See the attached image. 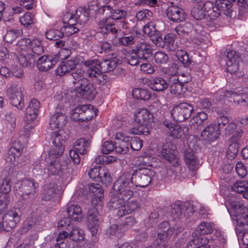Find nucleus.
<instances>
[{
	"instance_id": "nucleus-24",
	"label": "nucleus",
	"mask_w": 248,
	"mask_h": 248,
	"mask_svg": "<svg viewBox=\"0 0 248 248\" xmlns=\"http://www.w3.org/2000/svg\"><path fill=\"white\" fill-rule=\"evenodd\" d=\"M71 17L70 13H67L63 16V22L64 24H67L61 28L62 31L64 32V36H71L79 31L78 28L75 26L76 25L70 24L69 21L71 20Z\"/></svg>"
},
{
	"instance_id": "nucleus-12",
	"label": "nucleus",
	"mask_w": 248,
	"mask_h": 248,
	"mask_svg": "<svg viewBox=\"0 0 248 248\" xmlns=\"http://www.w3.org/2000/svg\"><path fill=\"white\" fill-rule=\"evenodd\" d=\"M163 124L167 129L170 135L174 138H181L187 133L188 128L184 124H173L167 119L163 121Z\"/></svg>"
},
{
	"instance_id": "nucleus-10",
	"label": "nucleus",
	"mask_w": 248,
	"mask_h": 248,
	"mask_svg": "<svg viewBox=\"0 0 248 248\" xmlns=\"http://www.w3.org/2000/svg\"><path fill=\"white\" fill-rule=\"evenodd\" d=\"M87 226L92 236L97 233L100 222V215L95 207L89 209L87 212Z\"/></svg>"
},
{
	"instance_id": "nucleus-19",
	"label": "nucleus",
	"mask_w": 248,
	"mask_h": 248,
	"mask_svg": "<svg viewBox=\"0 0 248 248\" xmlns=\"http://www.w3.org/2000/svg\"><path fill=\"white\" fill-rule=\"evenodd\" d=\"M23 150L22 143L19 141H15L12 146L9 148L5 160L10 164L13 163L16 158L21 155Z\"/></svg>"
},
{
	"instance_id": "nucleus-41",
	"label": "nucleus",
	"mask_w": 248,
	"mask_h": 248,
	"mask_svg": "<svg viewBox=\"0 0 248 248\" xmlns=\"http://www.w3.org/2000/svg\"><path fill=\"white\" fill-rule=\"evenodd\" d=\"M203 8L206 12V16L210 17L211 19L217 18L220 15L217 3L215 5L213 3L207 1L203 4Z\"/></svg>"
},
{
	"instance_id": "nucleus-13",
	"label": "nucleus",
	"mask_w": 248,
	"mask_h": 248,
	"mask_svg": "<svg viewBox=\"0 0 248 248\" xmlns=\"http://www.w3.org/2000/svg\"><path fill=\"white\" fill-rule=\"evenodd\" d=\"M20 219V216L16 209L8 211L3 217L2 225L6 231H10L15 228Z\"/></svg>"
},
{
	"instance_id": "nucleus-31",
	"label": "nucleus",
	"mask_w": 248,
	"mask_h": 248,
	"mask_svg": "<svg viewBox=\"0 0 248 248\" xmlns=\"http://www.w3.org/2000/svg\"><path fill=\"white\" fill-rule=\"evenodd\" d=\"M68 217L71 220L77 222H80L83 218V214L81 207L78 205L70 204L67 208Z\"/></svg>"
},
{
	"instance_id": "nucleus-58",
	"label": "nucleus",
	"mask_w": 248,
	"mask_h": 248,
	"mask_svg": "<svg viewBox=\"0 0 248 248\" xmlns=\"http://www.w3.org/2000/svg\"><path fill=\"white\" fill-rule=\"evenodd\" d=\"M56 195L55 186L54 184L51 185L49 187H46L43 193L42 199L44 201H49L55 197Z\"/></svg>"
},
{
	"instance_id": "nucleus-32",
	"label": "nucleus",
	"mask_w": 248,
	"mask_h": 248,
	"mask_svg": "<svg viewBox=\"0 0 248 248\" xmlns=\"http://www.w3.org/2000/svg\"><path fill=\"white\" fill-rule=\"evenodd\" d=\"M210 240L204 236H199L191 239L186 245V248H211Z\"/></svg>"
},
{
	"instance_id": "nucleus-3",
	"label": "nucleus",
	"mask_w": 248,
	"mask_h": 248,
	"mask_svg": "<svg viewBox=\"0 0 248 248\" xmlns=\"http://www.w3.org/2000/svg\"><path fill=\"white\" fill-rule=\"evenodd\" d=\"M217 99L222 104L233 101L237 105L246 106L248 104V88L239 87L234 90H219L217 93Z\"/></svg>"
},
{
	"instance_id": "nucleus-35",
	"label": "nucleus",
	"mask_w": 248,
	"mask_h": 248,
	"mask_svg": "<svg viewBox=\"0 0 248 248\" xmlns=\"http://www.w3.org/2000/svg\"><path fill=\"white\" fill-rule=\"evenodd\" d=\"M169 84L170 85V91L171 94L180 98L184 96V91H183V84L178 82V79H173L171 78L169 79Z\"/></svg>"
},
{
	"instance_id": "nucleus-14",
	"label": "nucleus",
	"mask_w": 248,
	"mask_h": 248,
	"mask_svg": "<svg viewBox=\"0 0 248 248\" xmlns=\"http://www.w3.org/2000/svg\"><path fill=\"white\" fill-rule=\"evenodd\" d=\"M75 91L77 94L88 100H93L97 93L93 85L90 83L88 80L86 83L80 84L75 88Z\"/></svg>"
},
{
	"instance_id": "nucleus-44",
	"label": "nucleus",
	"mask_w": 248,
	"mask_h": 248,
	"mask_svg": "<svg viewBox=\"0 0 248 248\" xmlns=\"http://www.w3.org/2000/svg\"><path fill=\"white\" fill-rule=\"evenodd\" d=\"M118 63V60L114 58L113 60H105L99 62V66L103 73L110 72L114 69Z\"/></svg>"
},
{
	"instance_id": "nucleus-37",
	"label": "nucleus",
	"mask_w": 248,
	"mask_h": 248,
	"mask_svg": "<svg viewBox=\"0 0 248 248\" xmlns=\"http://www.w3.org/2000/svg\"><path fill=\"white\" fill-rule=\"evenodd\" d=\"M89 191L93 194L94 196L92 200L93 204H95V202H97L98 200L100 202L103 198V190L100 185L97 183L90 184L88 186Z\"/></svg>"
},
{
	"instance_id": "nucleus-54",
	"label": "nucleus",
	"mask_w": 248,
	"mask_h": 248,
	"mask_svg": "<svg viewBox=\"0 0 248 248\" xmlns=\"http://www.w3.org/2000/svg\"><path fill=\"white\" fill-rule=\"evenodd\" d=\"M71 231L69 232V237L73 241H77L82 240L84 231L76 226H72Z\"/></svg>"
},
{
	"instance_id": "nucleus-30",
	"label": "nucleus",
	"mask_w": 248,
	"mask_h": 248,
	"mask_svg": "<svg viewBox=\"0 0 248 248\" xmlns=\"http://www.w3.org/2000/svg\"><path fill=\"white\" fill-rule=\"evenodd\" d=\"M133 51L138 55L140 59L146 60L151 55L152 49L148 44L141 42L137 45Z\"/></svg>"
},
{
	"instance_id": "nucleus-63",
	"label": "nucleus",
	"mask_w": 248,
	"mask_h": 248,
	"mask_svg": "<svg viewBox=\"0 0 248 248\" xmlns=\"http://www.w3.org/2000/svg\"><path fill=\"white\" fill-rule=\"evenodd\" d=\"M39 218L38 215L35 213H33L31 216L29 217L24 222V226L27 230L30 229L32 226L35 225L39 222Z\"/></svg>"
},
{
	"instance_id": "nucleus-47",
	"label": "nucleus",
	"mask_w": 248,
	"mask_h": 248,
	"mask_svg": "<svg viewBox=\"0 0 248 248\" xmlns=\"http://www.w3.org/2000/svg\"><path fill=\"white\" fill-rule=\"evenodd\" d=\"M133 96L138 99L147 100L151 97L149 91L141 88H136L132 92Z\"/></svg>"
},
{
	"instance_id": "nucleus-8",
	"label": "nucleus",
	"mask_w": 248,
	"mask_h": 248,
	"mask_svg": "<svg viewBox=\"0 0 248 248\" xmlns=\"http://www.w3.org/2000/svg\"><path fill=\"white\" fill-rule=\"evenodd\" d=\"M193 110V107L191 104L183 102L174 106L170 114L174 120L180 122L189 118Z\"/></svg>"
},
{
	"instance_id": "nucleus-33",
	"label": "nucleus",
	"mask_w": 248,
	"mask_h": 248,
	"mask_svg": "<svg viewBox=\"0 0 248 248\" xmlns=\"http://www.w3.org/2000/svg\"><path fill=\"white\" fill-rule=\"evenodd\" d=\"M98 31L103 34L111 33L115 34L118 31L116 25L113 23H108L107 18H103L98 22Z\"/></svg>"
},
{
	"instance_id": "nucleus-64",
	"label": "nucleus",
	"mask_w": 248,
	"mask_h": 248,
	"mask_svg": "<svg viewBox=\"0 0 248 248\" xmlns=\"http://www.w3.org/2000/svg\"><path fill=\"white\" fill-rule=\"evenodd\" d=\"M33 16L30 12L25 13L19 19L21 24L26 27L32 24L33 23Z\"/></svg>"
},
{
	"instance_id": "nucleus-7",
	"label": "nucleus",
	"mask_w": 248,
	"mask_h": 248,
	"mask_svg": "<svg viewBox=\"0 0 248 248\" xmlns=\"http://www.w3.org/2000/svg\"><path fill=\"white\" fill-rule=\"evenodd\" d=\"M81 63L88 68L86 75L93 80L101 82L103 79L104 73L99 66V61L96 59H89L81 61Z\"/></svg>"
},
{
	"instance_id": "nucleus-49",
	"label": "nucleus",
	"mask_w": 248,
	"mask_h": 248,
	"mask_svg": "<svg viewBox=\"0 0 248 248\" xmlns=\"http://www.w3.org/2000/svg\"><path fill=\"white\" fill-rule=\"evenodd\" d=\"M236 2L239 6L238 17L243 19L246 16L248 15V3L245 0H233Z\"/></svg>"
},
{
	"instance_id": "nucleus-1",
	"label": "nucleus",
	"mask_w": 248,
	"mask_h": 248,
	"mask_svg": "<svg viewBox=\"0 0 248 248\" xmlns=\"http://www.w3.org/2000/svg\"><path fill=\"white\" fill-rule=\"evenodd\" d=\"M135 189L129 173L123 174L114 183L108 205L109 208L117 210L118 217H122L140 208L138 200L128 201L133 197Z\"/></svg>"
},
{
	"instance_id": "nucleus-17",
	"label": "nucleus",
	"mask_w": 248,
	"mask_h": 248,
	"mask_svg": "<svg viewBox=\"0 0 248 248\" xmlns=\"http://www.w3.org/2000/svg\"><path fill=\"white\" fill-rule=\"evenodd\" d=\"M17 42L16 50L18 52L17 59L23 66H28L35 62V56L26 49H21Z\"/></svg>"
},
{
	"instance_id": "nucleus-61",
	"label": "nucleus",
	"mask_w": 248,
	"mask_h": 248,
	"mask_svg": "<svg viewBox=\"0 0 248 248\" xmlns=\"http://www.w3.org/2000/svg\"><path fill=\"white\" fill-rule=\"evenodd\" d=\"M71 219L69 217H63L58 223L57 227L59 230L68 231L71 230L72 226H73V223H71Z\"/></svg>"
},
{
	"instance_id": "nucleus-34",
	"label": "nucleus",
	"mask_w": 248,
	"mask_h": 248,
	"mask_svg": "<svg viewBox=\"0 0 248 248\" xmlns=\"http://www.w3.org/2000/svg\"><path fill=\"white\" fill-rule=\"evenodd\" d=\"M71 76L73 78V83L75 88L80 84L87 83L88 79L85 78L87 76L86 75V72L81 68H74L71 73Z\"/></svg>"
},
{
	"instance_id": "nucleus-40",
	"label": "nucleus",
	"mask_w": 248,
	"mask_h": 248,
	"mask_svg": "<svg viewBox=\"0 0 248 248\" xmlns=\"http://www.w3.org/2000/svg\"><path fill=\"white\" fill-rule=\"evenodd\" d=\"M213 224L207 222H202L195 229L192 235H205L213 232Z\"/></svg>"
},
{
	"instance_id": "nucleus-50",
	"label": "nucleus",
	"mask_w": 248,
	"mask_h": 248,
	"mask_svg": "<svg viewBox=\"0 0 248 248\" xmlns=\"http://www.w3.org/2000/svg\"><path fill=\"white\" fill-rule=\"evenodd\" d=\"M22 33V30L20 29L8 30L4 36V40L7 43H12L18 36L21 35Z\"/></svg>"
},
{
	"instance_id": "nucleus-60",
	"label": "nucleus",
	"mask_w": 248,
	"mask_h": 248,
	"mask_svg": "<svg viewBox=\"0 0 248 248\" xmlns=\"http://www.w3.org/2000/svg\"><path fill=\"white\" fill-rule=\"evenodd\" d=\"M129 141L122 140L119 142L116 143V145L115 148L116 152L121 154L127 153L129 151Z\"/></svg>"
},
{
	"instance_id": "nucleus-11",
	"label": "nucleus",
	"mask_w": 248,
	"mask_h": 248,
	"mask_svg": "<svg viewBox=\"0 0 248 248\" xmlns=\"http://www.w3.org/2000/svg\"><path fill=\"white\" fill-rule=\"evenodd\" d=\"M227 70L231 74L236 73L239 70V64L241 62V56L239 52L232 50L226 55Z\"/></svg>"
},
{
	"instance_id": "nucleus-23",
	"label": "nucleus",
	"mask_w": 248,
	"mask_h": 248,
	"mask_svg": "<svg viewBox=\"0 0 248 248\" xmlns=\"http://www.w3.org/2000/svg\"><path fill=\"white\" fill-rule=\"evenodd\" d=\"M67 122V116L62 112H56L50 118L49 126L52 129L62 127Z\"/></svg>"
},
{
	"instance_id": "nucleus-43",
	"label": "nucleus",
	"mask_w": 248,
	"mask_h": 248,
	"mask_svg": "<svg viewBox=\"0 0 248 248\" xmlns=\"http://www.w3.org/2000/svg\"><path fill=\"white\" fill-rule=\"evenodd\" d=\"M175 35L173 33H169L164 37L163 41L164 46L170 52L175 51L178 48V45L175 42Z\"/></svg>"
},
{
	"instance_id": "nucleus-5",
	"label": "nucleus",
	"mask_w": 248,
	"mask_h": 248,
	"mask_svg": "<svg viewBox=\"0 0 248 248\" xmlns=\"http://www.w3.org/2000/svg\"><path fill=\"white\" fill-rule=\"evenodd\" d=\"M155 172L151 169L140 167L136 170L135 173L131 176V181L134 186L145 187L156 178Z\"/></svg>"
},
{
	"instance_id": "nucleus-45",
	"label": "nucleus",
	"mask_w": 248,
	"mask_h": 248,
	"mask_svg": "<svg viewBox=\"0 0 248 248\" xmlns=\"http://www.w3.org/2000/svg\"><path fill=\"white\" fill-rule=\"evenodd\" d=\"M11 188V182L9 178L5 177L0 180V197H9Z\"/></svg>"
},
{
	"instance_id": "nucleus-48",
	"label": "nucleus",
	"mask_w": 248,
	"mask_h": 248,
	"mask_svg": "<svg viewBox=\"0 0 248 248\" xmlns=\"http://www.w3.org/2000/svg\"><path fill=\"white\" fill-rule=\"evenodd\" d=\"M191 15L196 20H201L206 16L203 4H196L191 10Z\"/></svg>"
},
{
	"instance_id": "nucleus-22",
	"label": "nucleus",
	"mask_w": 248,
	"mask_h": 248,
	"mask_svg": "<svg viewBox=\"0 0 248 248\" xmlns=\"http://www.w3.org/2000/svg\"><path fill=\"white\" fill-rule=\"evenodd\" d=\"M216 126L210 124L206 126L202 132V137L204 140L212 142L217 140L220 135V131H217Z\"/></svg>"
},
{
	"instance_id": "nucleus-18",
	"label": "nucleus",
	"mask_w": 248,
	"mask_h": 248,
	"mask_svg": "<svg viewBox=\"0 0 248 248\" xmlns=\"http://www.w3.org/2000/svg\"><path fill=\"white\" fill-rule=\"evenodd\" d=\"M166 13L168 18L173 22H182L186 17L184 10L176 5L169 6Z\"/></svg>"
},
{
	"instance_id": "nucleus-9",
	"label": "nucleus",
	"mask_w": 248,
	"mask_h": 248,
	"mask_svg": "<svg viewBox=\"0 0 248 248\" xmlns=\"http://www.w3.org/2000/svg\"><path fill=\"white\" fill-rule=\"evenodd\" d=\"M18 43L21 49H26L34 55H40L43 52L41 42L37 39L22 38Z\"/></svg>"
},
{
	"instance_id": "nucleus-20",
	"label": "nucleus",
	"mask_w": 248,
	"mask_h": 248,
	"mask_svg": "<svg viewBox=\"0 0 248 248\" xmlns=\"http://www.w3.org/2000/svg\"><path fill=\"white\" fill-rule=\"evenodd\" d=\"M40 103L36 99H32L26 109L25 121L27 124L31 123L35 120L38 115Z\"/></svg>"
},
{
	"instance_id": "nucleus-59",
	"label": "nucleus",
	"mask_w": 248,
	"mask_h": 248,
	"mask_svg": "<svg viewBox=\"0 0 248 248\" xmlns=\"http://www.w3.org/2000/svg\"><path fill=\"white\" fill-rule=\"evenodd\" d=\"M136 41V37L132 35H127L125 34L118 39L119 44L124 46H129L133 45Z\"/></svg>"
},
{
	"instance_id": "nucleus-4",
	"label": "nucleus",
	"mask_w": 248,
	"mask_h": 248,
	"mask_svg": "<svg viewBox=\"0 0 248 248\" xmlns=\"http://www.w3.org/2000/svg\"><path fill=\"white\" fill-rule=\"evenodd\" d=\"M37 183L32 179H24L15 183L14 189L16 194L20 197V199L25 203L30 202L36 197L35 189Z\"/></svg>"
},
{
	"instance_id": "nucleus-15",
	"label": "nucleus",
	"mask_w": 248,
	"mask_h": 248,
	"mask_svg": "<svg viewBox=\"0 0 248 248\" xmlns=\"http://www.w3.org/2000/svg\"><path fill=\"white\" fill-rule=\"evenodd\" d=\"M72 17L70 20V24L84 25L87 23L89 20L90 13L89 10L86 8L79 7L74 14H71Z\"/></svg>"
},
{
	"instance_id": "nucleus-2",
	"label": "nucleus",
	"mask_w": 248,
	"mask_h": 248,
	"mask_svg": "<svg viewBox=\"0 0 248 248\" xmlns=\"http://www.w3.org/2000/svg\"><path fill=\"white\" fill-rule=\"evenodd\" d=\"M51 140L52 142L51 149L48 151V156L46 157V177L58 175L61 170L64 168L61 166L58 158L63 153L64 141L58 131L53 132L51 135Z\"/></svg>"
},
{
	"instance_id": "nucleus-27",
	"label": "nucleus",
	"mask_w": 248,
	"mask_h": 248,
	"mask_svg": "<svg viewBox=\"0 0 248 248\" xmlns=\"http://www.w3.org/2000/svg\"><path fill=\"white\" fill-rule=\"evenodd\" d=\"M177 151L171 148L169 145H164L160 152L161 156L171 163H174L173 166L178 165L177 158Z\"/></svg>"
},
{
	"instance_id": "nucleus-46",
	"label": "nucleus",
	"mask_w": 248,
	"mask_h": 248,
	"mask_svg": "<svg viewBox=\"0 0 248 248\" xmlns=\"http://www.w3.org/2000/svg\"><path fill=\"white\" fill-rule=\"evenodd\" d=\"M207 118L208 115L204 112H198L195 116L190 120L189 124L191 126H193L194 128H197L203 122L207 120Z\"/></svg>"
},
{
	"instance_id": "nucleus-52",
	"label": "nucleus",
	"mask_w": 248,
	"mask_h": 248,
	"mask_svg": "<svg viewBox=\"0 0 248 248\" xmlns=\"http://www.w3.org/2000/svg\"><path fill=\"white\" fill-rule=\"evenodd\" d=\"M192 28V26L191 24L189 22H186L178 25L175 28L174 31L178 35L183 36L187 35Z\"/></svg>"
},
{
	"instance_id": "nucleus-21",
	"label": "nucleus",
	"mask_w": 248,
	"mask_h": 248,
	"mask_svg": "<svg viewBox=\"0 0 248 248\" xmlns=\"http://www.w3.org/2000/svg\"><path fill=\"white\" fill-rule=\"evenodd\" d=\"M154 115L148 109L138 108L134 114L135 121L139 124H148L153 121Z\"/></svg>"
},
{
	"instance_id": "nucleus-51",
	"label": "nucleus",
	"mask_w": 248,
	"mask_h": 248,
	"mask_svg": "<svg viewBox=\"0 0 248 248\" xmlns=\"http://www.w3.org/2000/svg\"><path fill=\"white\" fill-rule=\"evenodd\" d=\"M175 55L178 60L186 66L189 65L191 63V59L189 58L185 50L178 49L175 51Z\"/></svg>"
},
{
	"instance_id": "nucleus-29",
	"label": "nucleus",
	"mask_w": 248,
	"mask_h": 248,
	"mask_svg": "<svg viewBox=\"0 0 248 248\" xmlns=\"http://www.w3.org/2000/svg\"><path fill=\"white\" fill-rule=\"evenodd\" d=\"M194 212L193 208L186 205L174 204L171 210V213L174 219L179 218L182 214L186 217L191 216Z\"/></svg>"
},
{
	"instance_id": "nucleus-6",
	"label": "nucleus",
	"mask_w": 248,
	"mask_h": 248,
	"mask_svg": "<svg viewBox=\"0 0 248 248\" xmlns=\"http://www.w3.org/2000/svg\"><path fill=\"white\" fill-rule=\"evenodd\" d=\"M6 94L11 101V104L18 110L24 107V96L21 87L15 83L12 84L7 89Z\"/></svg>"
},
{
	"instance_id": "nucleus-28",
	"label": "nucleus",
	"mask_w": 248,
	"mask_h": 248,
	"mask_svg": "<svg viewBox=\"0 0 248 248\" xmlns=\"http://www.w3.org/2000/svg\"><path fill=\"white\" fill-rule=\"evenodd\" d=\"M174 231V228L171 227L167 221L163 222L159 226L158 230V236L163 241L169 239Z\"/></svg>"
},
{
	"instance_id": "nucleus-62",
	"label": "nucleus",
	"mask_w": 248,
	"mask_h": 248,
	"mask_svg": "<svg viewBox=\"0 0 248 248\" xmlns=\"http://www.w3.org/2000/svg\"><path fill=\"white\" fill-rule=\"evenodd\" d=\"M81 105L73 109L70 114L71 119L74 121H82V112Z\"/></svg>"
},
{
	"instance_id": "nucleus-42",
	"label": "nucleus",
	"mask_w": 248,
	"mask_h": 248,
	"mask_svg": "<svg viewBox=\"0 0 248 248\" xmlns=\"http://www.w3.org/2000/svg\"><path fill=\"white\" fill-rule=\"evenodd\" d=\"M81 109L83 122L90 121L97 115V109L91 105H81Z\"/></svg>"
},
{
	"instance_id": "nucleus-25",
	"label": "nucleus",
	"mask_w": 248,
	"mask_h": 248,
	"mask_svg": "<svg viewBox=\"0 0 248 248\" xmlns=\"http://www.w3.org/2000/svg\"><path fill=\"white\" fill-rule=\"evenodd\" d=\"M184 160L189 170H194L200 165L199 161L194 153L190 149L185 151Z\"/></svg>"
},
{
	"instance_id": "nucleus-36",
	"label": "nucleus",
	"mask_w": 248,
	"mask_h": 248,
	"mask_svg": "<svg viewBox=\"0 0 248 248\" xmlns=\"http://www.w3.org/2000/svg\"><path fill=\"white\" fill-rule=\"evenodd\" d=\"M149 86L152 90L159 92L166 90L168 87L169 84L163 78L158 77L151 79Z\"/></svg>"
},
{
	"instance_id": "nucleus-53",
	"label": "nucleus",
	"mask_w": 248,
	"mask_h": 248,
	"mask_svg": "<svg viewBox=\"0 0 248 248\" xmlns=\"http://www.w3.org/2000/svg\"><path fill=\"white\" fill-rule=\"evenodd\" d=\"M46 36L47 39L57 41L64 37V32L61 29L60 30L51 29L46 31Z\"/></svg>"
},
{
	"instance_id": "nucleus-39",
	"label": "nucleus",
	"mask_w": 248,
	"mask_h": 248,
	"mask_svg": "<svg viewBox=\"0 0 248 248\" xmlns=\"http://www.w3.org/2000/svg\"><path fill=\"white\" fill-rule=\"evenodd\" d=\"M90 145L89 140L80 138L76 140L74 144V148L81 155H85L88 152Z\"/></svg>"
},
{
	"instance_id": "nucleus-57",
	"label": "nucleus",
	"mask_w": 248,
	"mask_h": 248,
	"mask_svg": "<svg viewBox=\"0 0 248 248\" xmlns=\"http://www.w3.org/2000/svg\"><path fill=\"white\" fill-rule=\"evenodd\" d=\"M139 124L140 125L137 128L134 127L131 129V133L135 135H148L150 130L148 124Z\"/></svg>"
},
{
	"instance_id": "nucleus-16",
	"label": "nucleus",
	"mask_w": 248,
	"mask_h": 248,
	"mask_svg": "<svg viewBox=\"0 0 248 248\" xmlns=\"http://www.w3.org/2000/svg\"><path fill=\"white\" fill-rule=\"evenodd\" d=\"M59 56H43L37 61V66L40 71H47L59 61Z\"/></svg>"
},
{
	"instance_id": "nucleus-26",
	"label": "nucleus",
	"mask_w": 248,
	"mask_h": 248,
	"mask_svg": "<svg viewBox=\"0 0 248 248\" xmlns=\"http://www.w3.org/2000/svg\"><path fill=\"white\" fill-rule=\"evenodd\" d=\"M78 62L79 61L77 59H71L62 62L57 68V74L62 76L72 72Z\"/></svg>"
},
{
	"instance_id": "nucleus-38",
	"label": "nucleus",
	"mask_w": 248,
	"mask_h": 248,
	"mask_svg": "<svg viewBox=\"0 0 248 248\" xmlns=\"http://www.w3.org/2000/svg\"><path fill=\"white\" fill-rule=\"evenodd\" d=\"M216 3L220 15L222 13L228 16H231L232 11V3L231 1L228 0H217Z\"/></svg>"
},
{
	"instance_id": "nucleus-55",
	"label": "nucleus",
	"mask_w": 248,
	"mask_h": 248,
	"mask_svg": "<svg viewBox=\"0 0 248 248\" xmlns=\"http://www.w3.org/2000/svg\"><path fill=\"white\" fill-rule=\"evenodd\" d=\"M239 151L238 143L232 142L229 146L226 155L228 159L232 160L234 159L238 154Z\"/></svg>"
},
{
	"instance_id": "nucleus-56",
	"label": "nucleus",
	"mask_w": 248,
	"mask_h": 248,
	"mask_svg": "<svg viewBox=\"0 0 248 248\" xmlns=\"http://www.w3.org/2000/svg\"><path fill=\"white\" fill-rule=\"evenodd\" d=\"M155 62L158 64L167 63L169 61V57L167 54L162 51H157L154 55Z\"/></svg>"
}]
</instances>
